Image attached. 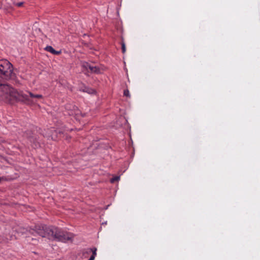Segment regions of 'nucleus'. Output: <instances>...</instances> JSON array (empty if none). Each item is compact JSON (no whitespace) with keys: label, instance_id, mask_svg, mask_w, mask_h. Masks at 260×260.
<instances>
[{"label":"nucleus","instance_id":"9","mask_svg":"<svg viewBox=\"0 0 260 260\" xmlns=\"http://www.w3.org/2000/svg\"><path fill=\"white\" fill-rule=\"evenodd\" d=\"M119 179H120V177L115 176V177L111 178L110 180V181L111 183H114L115 182L118 181Z\"/></svg>","mask_w":260,"mask_h":260},{"label":"nucleus","instance_id":"2","mask_svg":"<svg viewBox=\"0 0 260 260\" xmlns=\"http://www.w3.org/2000/svg\"><path fill=\"white\" fill-rule=\"evenodd\" d=\"M33 230L42 237L62 242L72 241L74 237L73 234L71 233H68L56 227L47 226L44 224H37Z\"/></svg>","mask_w":260,"mask_h":260},{"label":"nucleus","instance_id":"11","mask_svg":"<svg viewBox=\"0 0 260 260\" xmlns=\"http://www.w3.org/2000/svg\"><path fill=\"white\" fill-rule=\"evenodd\" d=\"M123 94H124V95L125 96H127V97L130 96L129 91L127 89L124 90Z\"/></svg>","mask_w":260,"mask_h":260},{"label":"nucleus","instance_id":"4","mask_svg":"<svg viewBox=\"0 0 260 260\" xmlns=\"http://www.w3.org/2000/svg\"><path fill=\"white\" fill-rule=\"evenodd\" d=\"M96 248L88 249H87V250H86V253H90L91 252L92 253V254L90 257L89 260H94V259L95 256V255L96 254Z\"/></svg>","mask_w":260,"mask_h":260},{"label":"nucleus","instance_id":"6","mask_svg":"<svg viewBox=\"0 0 260 260\" xmlns=\"http://www.w3.org/2000/svg\"><path fill=\"white\" fill-rule=\"evenodd\" d=\"M83 91L84 92H86L89 94L95 93V91L94 89L86 87L84 88Z\"/></svg>","mask_w":260,"mask_h":260},{"label":"nucleus","instance_id":"10","mask_svg":"<svg viewBox=\"0 0 260 260\" xmlns=\"http://www.w3.org/2000/svg\"><path fill=\"white\" fill-rule=\"evenodd\" d=\"M121 49L122 53H125V52H126V47L124 42H122L121 43Z\"/></svg>","mask_w":260,"mask_h":260},{"label":"nucleus","instance_id":"5","mask_svg":"<svg viewBox=\"0 0 260 260\" xmlns=\"http://www.w3.org/2000/svg\"><path fill=\"white\" fill-rule=\"evenodd\" d=\"M45 50L46 51L51 53L53 54L58 55V54H59L60 53V51H56L55 50H54V48L50 46H47L45 48Z\"/></svg>","mask_w":260,"mask_h":260},{"label":"nucleus","instance_id":"8","mask_svg":"<svg viewBox=\"0 0 260 260\" xmlns=\"http://www.w3.org/2000/svg\"><path fill=\"white\" fill-rule=\"evenodd\" d=\"M29 140L31 143H33L35 147L37 146L36 144L37 140L36 138H34L33 136H30L29 137Z\"/></svg>","mask_w":260,"mask_h":260},{"label":"nucleus","instance_id":"12","mask_svg":"<svg viewBox=\"0 0 260 260\" xmlns=\"http://www.w3.org/2000/svg\"><path fill=\"white\" fill-rule=\"evenodd\" d=\"M23 4V3L22 2H20V3H17L16 5L18 7H21V6H22Z\"/></svg>","mask_w":260,"mask_h":260},{"label":"nucleus","instance_id":"7","mask_svg":"<svg viewBox=\"0 0 260 260\" xmlns=\"http://www.w3.org/2000/svg\"><path fill=\"white\" fill-rule=\"evenodd\" d=\"M13 239L12 236H10V239L8 237L3 238L0 236V243L2 241H4L5 242H7L9 240H12Z\"/></svg>","mask_w":260,"mask_h":260},{"label":"nucleus","instance_id":"3","mask_svg":"<svg viewBox=\"0 0 260 260\" xmlns=\"http://www.w3.org/2000/svg\"><path fill=\"white\" fill-rule=\"evenodd\" d=\"M83 67L85 68L86 70H89L92 73H99L100 72L99 68L96 66H92L88 63L83 64Z\"/></svg>","mask_w":260,"mask_h":260},{"label":"nucleus","instance_id":"1","mask_svg":"<svg viewBox=\"0 0 260 260\" xmlns=\"http://www.w3.org/2000/svg\"><path fill=\"white\" fill-rule=\"evenodd\" d=\"M12 64L7 60H0V100L12 103L14 101L22 99L28 105L34 104L38 100L43 99V95L28 91V94L18 92L5 83V81L14 78Z\"/></svg>","mask_w":260,"mask_h":260}]
</instances>
